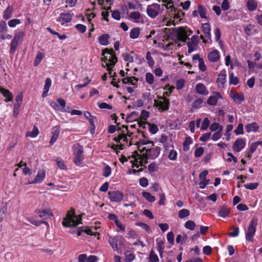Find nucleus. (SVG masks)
Listing matches in <instances>:
<instances>
[{
  "label": "nucleus",
  "instance_id": "f257e3e1",
  "mask_svg": "<svg viewBox=\"0 0 262 262\" xmlns=\"http://www.w3.org/2000/svg\"><path fill=\"white\" fill-rule=\"evenodd\" d=\"M138 149L140 151V153H142L139 157L140 161H138V159L136 160V162H139V164L133 163V167H136L138 168L139 165L143 166L144 164L147 163L148 159H155L159 156L160 152V148L158 146L149 149H146L145 153L143 152L144 150H145V147H143L140 149V147H139Z\"/></svg>",
  "mask_w": 262,
  "mask_h": 262
},
{
  "label": "nucleus",
  "instance_id": "f03ea898",
  "mask_svg": "<svg viewBox=\"0 0 262 262\" xmlns=\"http://www.w3.org/2000/svg\"><path fill=\"white\" fill-rule=\"evenodd\" d=\"M102 55L104 56L102 60L105 63V65L103 63L102 66L104 67H106L109 75H111L112 68L114 67L117 61L115 53L113 50L110 51L106 49L103 51Z\"/></svg>",
  "mask_w": 262,
  "mask_h": 262
},
{
  "label": "nucleus",
  "instance_id": "7ed1b4c3",
  "mask_svg": "<svg viewBox=\"0 0 262 262\" xmlns=\"http://www.w3.org/2000/svg\"><path fill=\"white\" fill-rule=\"evenodd\" d=\"M192 31L186 27H179L172 29L171 34L176 37V42L181 41L186 42Z\"/></svg>",
  "mask_w": 262,
  "mask_h": 262
},
{
  "label": "nucleus",
  "instance_id": "20e7f679",
  "mask_svg": "<svg viewBox=\"0 0 262 262\" xmlns=\"http://www.w3.org/2000/svg\"><path fill=\"white\" fill-rule=\"evenodd\" d=\"M81 217L80 215H75L74 210L69 211L66 216L63 219L62 224L63 226L69 227L76 226L81 223Z\"/></svg>",
  "mask_w": 262,
  "mask_h": 262
},
{
  "label": "nucleus",
  "instance_id": "39448f33",
  "mask_svg": "<svg viewBox=\"0 0 262 262\" xmlns=\"http://www.w3.org/2000/svg\"><path fill=\"white\" fill-rule=\"evenodd\" d=\"M257 223V218L256 217H253L250 221V224L247 228V231L246 232V239L247 241L253 242V236L255 234Z\"/></svg>",
  "mask_w": 262,
  "mask_h": 262
},
{
  "label": "nucleus",
  "instance_id": "423d86ee",
  "mask_svg": "<svg viewBox=\"0 0 262 262\" xmlns=\"http://www.w3.org/2000/svg\"><path fill=\"white\" fill-rule=\"evenodd\" d=\"M154 105L161 111H167L169 109V100L165 97H160L158 100H154Z\"/></svg>",
  "mask_w": 262,
  "mask_h": 262
},
{
  "label": "nucleus",
  "instance_id": "0eeeda50",
  "mask_svg": "<svg viewBox=\"0 0 262 262\" xmlns=\"http://www.w3.org/2000/svg\"><path fill=\"white\" fill-rule=\"evenodd\" d=\"M24 35V33L22 32H19L15 34L12 41L11 42L10 53L11 54H13L17 47L18 45V42L19 40L23 38Z\"/></svg>",
  "mask_w": 262,
  "mask_h": 262
},
{
  "label": "nucleus",
  "instance_id": "6e6552de",
  "mask_svg": "<svg viewBox=\"0 0 262 262\" xmlns=\"http://www.w3.org/2000/svg\"><path fill=\"white\" fill-rule=\"evenodd\" d=\"M160 9V5L158 4H154L148 6L146 10L147 15L151 17L155 18L158 15V10Z\"/></svg>",
  "mask_w": 262,
  "mask_h": 262
},
{
  "label": "nucleus",
  "instance_id": "1a4fd4ad",
  "mask_svg": "<svg viewBox=\"0 0 262 262\" xmlns=\"http://www.w3.org/2000/svg\"><path fill=\"white\" fill-rule=\"evenodd\" d=\"M226 72L225 70H222L217 75L216 83L217 87L221 89L224 88L226 83Z\"/></svg>",
  "mask_w": 262,
  "mask_h": 262
},
{
  "label": "nucleus",
  "instance_id": "9d476101",
  "mask_svg": "<svg viewBox=\"0 0 262 262\" xmlns=\"http://www.w3.org/2000/svg\"><path fill=\"white\" fill-rule=\"evenodd\" d=\"M108 194L112 202H119L124 198L123 193L119 191H109Z\"/></svg>",
  "mask_w": 262,
  "mask_h": 262
},
{
  "label": "nucleus",
  "instance_id": "9b49d317",
  "mask_svg": "<svg viewBox=\"0 0 262 262\" xmlns=\"http://www.w3.org/2000/svg\"><path fill=\"white\" fill-rule=\"evenodd\" d=\"M73 14L71 12L60 14L59 17L57 18V21L60 23L61 25H64L66 23H70L72 20Z\"/></svg>",
  "mask_w": 262,
  "mask_h": 262
},
{
  "label": "nucleus",
  "instance_id": "f8f14e48",
  "mask_svg": "<svg viewBox=\"0 0 262 262\" xmlns=\"http://www.w3.org/2000/svg\"><path fill=\"white\" fill-rule=\"evenodd\" d=\"M60 133V126L57 125L52 128V137L50 141L51 145H53L57 140L58 138Z\"/></svg>",
  "mask_w": 262,
  "mask_h": 262
},
{
  "label": "nucleus",
  "instance_id": "ddd939ff",
  "mask_svg": "<svg viewBox=\"0 0 262 262\" xmlns=\"http://www.w3.org/2000/svg\"><path fill=\"white\" fill-rule=\"evenodd\" d=\"M246 145V142L245 140L243 139H237L233 145V148L235 151L236 152H239L243 148H244Z\"/></svg>",
  "mask_w": 262,
  "mask_h": 262
},
{
  "label": "nucleus",
  "instance_id": "4468645a",
  "mask_svg": "<svg viewBox=\"0 0 262 262\" xmlns=\"http://www.w3.org/2000/svg\"><path fill=\"white\" fill-rule=\"evenodd\" d=\"M119 237L118 236H110L108 238L109 244L111 245L114 251H117L118 249V245L120 242Z\"/></svg>",
  "mask_w": 262,
  "mask_h": 262
},
{
  "label": "nucleus",
  "instance_id": "2eb2a0df",
  "mask_svg": "<svg viewBox=\"0 0 262 262\" xmlns=\"http://www.w3.org/2000/svg\"><path fill=\"white\" fill-rule=\"evenodd\" d=\"M46 173L45 171L43 169L38 171V173L34 180L31 182H29V184L40 183L45 178Z\"/></svg>",
  "mask_w": 262,
  "mask_h": 262
},
{
  "label": "nucleus",
  "instance_id": "dca6fc26",
  "mask_svg": "<svg viewBox=\"0 0 262 262\" xmlns=\"http://www.w3.org/2000/svg\"><path fill=\"white\" fill-rule=\"evenodd\" d=\"M196 92L199 94L204 96L207 95L209 94L205 85L202 83H199L195 86Z\"/></svg>",
  "mask_w": 262,
  "mask_h": 262
},
{
  "label": "nucleus",
  "instance_id": "f3484780",
  "mask_svg": "<svg viewBox=\"0 0 262 262\" xmlns=\"http://www.w3.org/2000/svg\"><path fill=\"white\" fill-rule=\"evenodd\" d=\"M0 93L6 98L5 101L6 102L11 101L13 100V95L8 90L0 87Z\"/></svg>",
  "mask_w": 262,
  "mask_h": 262
},
{
  "label": "nucleus",
  "instance_id": "a211bd4d",
  "mask_svg": "<svg viewBox=\"0 0 262 262\" xmlns=\"http://www.w3.org/2000/svg\"><path fill=\"white\" fill-rule=\"evenodd\" d=\"M219 98H222V96L219 93L215 92L214 95L210 96L207 100V103L210 105H215Z\"/></svg>",
  "mask_w": 262,
  "mask_h": 262
},
{
  "label": "nucleus",
  "instance_id": "6ab92c4d",
  "mask_svg": "<svg viewBox=\"0 0 262 262\" xmlns=\"http://www.w3.org/2000/svg\"><path fill=\"white\" fill-rule=\"evenodd\" d=\"M40 218H50L53 216V214L50 209H43L42 210H38L36 212Z\"/></svg>",
  "mask_w": 262,
  "mask_h": 262
},
{
  "label": "nucleus",
  "instance_id": "aec40b11",
  "mask_svg": "<svg viewBox=\"0 0 262 262\" xmlns=\"http://www.w3.org/2000/svg\"><path fill=\"white\" fill-rule=\"evenodd\" d=\"M230 213L229 208L226 206H222L220 207L218 211L219 216L225 218L229 216Z\"/></svg>",
  "mask_w": 262,
  "mask_h": 262
},
{
  "label": "nucleus",
  "instance_id": "412c9836",
  "mask_svg": "<svg viewBox=\"0 0 262 262\" xmlns=\"http://www.w3.org/2000/svg\"><path fill=\"white\" fill-rule=\"evenodd\" d=\"M208 58L212 62L217 61L220 58L219 52L217 50H214L210 52L208 55Z\"/></svg>",
  "mask_w": 262,
  "mask_h": 262
},
{
  "label": "nucleus",
  "instance_id": "4be33fe9",
  "mask_svg": "<svg viewBox=\"0 0 262 262\" xmlns=\"http://www.w3.org/2000/svg\"><path fill=\"white\" fill-rule=\"evenodd\" d=\"M52 81L50 78H47L45 80V84L44 85L43 92L42 94V97H46L49 91L51 85Z\"/></svg>",
  "mask_w": 262,
  "mask_h": 262
},
{
  "label": "nucleus",
  "instance_id": "5701e85b",
  "mask_svg": "<svg viewBox=\"0 0 262 262\" xmlns=\"http://www.w3.org/2000/svg\"><path fill=\"white\" fill-rule=\"evenodd\" d=\"M73 150L75 156H82L83 148L79 143L75 144L73 145Z\"/></svg>",
  "mask_w": 262,
  "mask_h": 262
},
{
  "label": "nucleus",
  "instance_id": "b1692460",
  "mask_svg": "<svg viewBox=\"0 0 262 262\" xmlns=\"http://www.w3.org/2000/svg\"><path fill=\"white\" fill-rule=\"evenodd\" d=\"M259 127L256 122L248 124L246 126V130L247 132L250 133L251 132H256L258 129Z\"/></svg>",
  "mask_w": 262,
  "mask_h": 262
},
{
  "label": "nucleus",
  "instance_id": "393cba45",
  "mask_svg": "<svg viewBox=\"0 0 262 262\" xmlns=\"http://www.w3.org/2000/svg\"><path fill=\"white\" fill-rule=\"evenodd\" d=\"M202 30L206 38H211L210 27L208 23H204L202 25Z\"/></svg>",
  "mask_w": 262,
  "mask_h": 262
},
{
  "label": "nucleus",
  "instance_id": "a878e982",
  "mask_svg": "<svg viewBox=\"0 0 262 262\" xmlns=\"http://www.w3.org/2000/svg\"><path fill=\"white\" fill-rule=\"evenodd\" d=\"M247 6L249 11H253L255 10L257 7V3L255 0H248Z\"/></svg>",
  "mask_w": 262,
  "mask_h": 262
},
{
  "label": "nucleus",
  "instance_id": "bb28decb",
  "mask_svg": "<svg viewBox=\"0 0 262 262\" xmlns=\"http://www.w3.org/2000/svg\"><path fill=\"white\" fill-rule=\"evenodd\" d=\"M192 143V140L189 136L185 138L184 142L183 143V149L186 151L189 149V145Z\"/></svg>",
  "mask_w": 262,
  "mask_h": 262
},
{
  "label": "nucleus",
  "instance_id": "cd10ccee",
  "mask_svg": "<svg viewBox=\"0 0 262 262\" xmlns=\"http://www.w3.org/2000/svg\"><path fill=\"white\" fill-rule=\"evenodd\" d=\"M232 98L236 103L240 104L244 100V96L243 94L233 93L231 95Z\"/></svg>",
  "mask_w": 262,
  "mask_h": 262
},
{
  "label": "nucleus",
  "instance_id": "c85d7f7f",
  "mask_svg": "<svg viewBox=\"0 0 262 262\" xmlns=\"http://www.w3.org/2000/svg\"><path fill=\"white\" fill-rule=\"evenodd\" d=\"M135 258V255L130 251H126L125 252V262H132Z\"/></svg>",
  "mask_w": 262,
  "mask_h": 262
},
{
  "label": "nucleus",
  "instance_id": "c756f323",
  "mask_svg": "<svg viewBox=\"0 0 262 262\" xmlns=\"http://www.w3.org/2000/svg\"><path fill=\"white\" fill-rule=\"evenodd\" d=\"M129 18L136 23L139 22V20L141 17V15L138 11H134L130 13Z\"/></svg>",
  "mask_w": 262,
  "mask_h": 262
},
{
  "label": "nucleus",
  "instance_id": "7c9ffc66",
  "mask_svg": "<svg viewBox=\"0 0 262 262\" xmlns=\"http://www.w3.org/2000/svg\"><path fill=\"white\" fill-rule=\"evenodd\" d=\"M110 36L108 34H103L99 37V40L101 45L106 46L108 44Z\"/></svg>",
  "mask_w": 262,
  "mask_h": 262
},
{
  "label": "nucleus",
  "instance_id": "2f4dec72",
  "mask_svg": "<svg viewBox=\"0 0 262 262\" xmlns=\"http://www.w3.org/2000/svg\"><path fill=\"white\" fill-rule=\"evenodd\" d=\"M121 132V133L117 137H115L114 140L117 143H119L121 140H123L124 142H127V139L126 137V135L125 133V131L120 130Z\"/></svg>",
  "mask_w": 262,
  "mask_h": 262
},
{
  "label": "nucleus",
  "instance_id": "473e14b6",
  "mask_svg": "<svg viewBox=\"0 0 262 262\" xmlns=\"http://www.w3.org/2000/svg\"><path fill=\"white\" fill-rule=\"evenodd\" d=\"M13 11L12 6H8V8L5 10L3 13V17L5 19L7 20L9 19L11 16Z\"/></svg>",
  "mask_w": 262,
  "mask_h": 262
},
{
  "label": "nucleus",
  "instance_id": "72a5a7b5",
  "mask_svg": "<svg viewBox=\"0 0 262 262\" xmlns=\"http://www.w3.org/2000/svg\"><path fill=\"white\" fill-rule=\"evenodd\" d=\"M140 30L138 28H135L131 30L130 32V37L132 39L137 38L140 34Z\"/></svg>",
  "mask_w": 262,
  "mask_h": 262
},
{
  "label": "nucleus",
  "instance_id": "f704fd0d",
  "mask_svg": "<svg viewBox=\"0 0 262 262\" xmlns=\"http://www.w3.org/2000/svg\"><path fill=\"white\" fill-rule=\"evenodd\" d=\"M44 57V54L42 52H38L36 55L35 59L34 61V66H37L41 62Z\"/></svg>",
  "mask_w": 262,
  "mask_h": 262
},
{
  "label": "nucleus",
  "instance_id": "c9c22d12",
  "mask_svg": "<svg viewBox=\"0 0 262 262\" xmlns=\"http://www.w3.org/2000/svg\"><path fill=\"white\" fill-rule=\"evenodd\" d=\"M198 11L200 16L202 18H206V10L204 7L201 5H199L198 6Z\"/></svg>",
  "mask_w": 262,
  "mask_h": 262
},
{
  "label": "nucleus",
  "instance_id": "e433bc0d",
  "mask_svg": "<svg viewBox=\"0 0 262 262\" xmlns=\"http://www.w3.org/2000/svg\"><path fill=\"white\" fill-rule=\"evenodd\" d=\"M238 83V79L235 76L233 73L232 72L229 74V84L232 85H237Z\"/></svg>",
  "mask_w": 262,
  "mask_h": 262
},
{
  "label": "nucleus",
  "instance_id": "4c0bfd02",
  "mask_svg": "<svg viewBox=\"0 0 262 262\" xmlns=\"http://www.w3.org/2000/svg\"><path fill=\"white\" fill-rule=\"evenodd\" d=\"M159 258L157 255L155 253L154 250H151L149 255V262H158Z\"/></svg>",
  "mask_w": 262,
  "mask_h": 262
},
{
  "label": "nucleus",
  "instance_id": "58836bf2",
  "mask_svg": "<svg viewBox=\"0 0 262 262\" xmlns=\"http://www.w3.org/2000/svg\"><path fill=\"white\" fill-rule=\"evenodd\" d=\"M143 196L149 202H154L156 200V198L154 196L152 195L148 192H143L142 193Z\"/></svg>",
  "mask_w": 262,
  "mask_h": 262
},
{
  "label": "nucleus",
  "instance_id": "ea45409f",
  "mask_svg": "<svg viewBox=\"0 0 262 262\" xmlns=\"http://www.w3.org/2000/svg\"><path fill=\"white\" fill-rule=\"evenodd\" d=\"M190 214V211L187 209H182L179 211L178 213V216L180 219H183L186 216H189Z\"/></svg>",
  "mask_w": 262,
  "mask_h": 262
},
{
  "label": "nucleus",
  "instance_id": "a19ab883",
  "mask_svg": "<svg viewBox=\"0 0 262 262\" xmlns=\"http://www.w3.org/2000/svg\"><path fill=\"white\" fill-rule=\"evenodd\" d=\"M185 227L188 229L193 230L194 229L196 225L195 223L191 220L187 221L185 223L184 225Z\"/></svg>",
  "mask_w": 262,
  "mask_h": 262
},
{
  "label": "nucleus",
  "instance_id": "79ce46f5",
  "mask_svg": "<svg viewBox=\"0 0 262 262\" xmlns=\"http://www.w3.org/2000/svg\"><path fill=\"white\" fill-rule=\"evenodd\" d=\"M39 131L37 127L34 126L33 130L31 132H28L27 133V136L32 138H35L38 135Z\"/></svg>",
  "mask_w": 262,
  "mask_h": 262
},
{
  "label": "nucleus",
  "instance_id": "37998d69",
  "mask_svg": "<svg viewBox=\"0 0 262 262\" xmlns=\"http://www.w3.org/2000/svg\"><path fill=\"white\" fill-rule=\"evenodd\" d=\"M47 30L49 31L52 34L56 35L58 36L59 39L61 40L65 39L67 38V36L65 34L60 35L58 32L53 31L51 28L48 27Z\"/></svg>",
  "mask_w": 262,
  "mask_h": 262
},
{
  "label": "nucleus",
  "instance_id": "c03bdc74",
  "mask_svg": "<svg viewBox=\"0 0 262 262\" xmlns=\"http://www.w3.org/2000/svg\"><path fill=\"white\" fill-rule=\"evenodd\" d=\"M8 28L6 23L3 20L0 21V33H6L7 32Z\"/></svg>",
  "mask_w": 262,
  "mask_h": 262
},
{
  "label": "nucleus",
  "instance_id": "a18cd8bd",
  "mask_svg": "<svg viewBox=\"0 0 262 262\" xmlns=\"http://www.w3.org/2000/svg\"><path fill=\"white\" fill-rule=\"evenodd\" d=\"M146 81L149 84H152L154 82V76L151 73H147L145 75Z\"/></svg>",
  "mask_w": 262,
  "mask_h": 262
},
{
  "label": "nucleus",
  "instance_id": "49530a36",
  "mask_svg": "<svg viewBox=\"0 0 262 262\" xmlns=\"http://www.w3.org/2000/svg\"><path fill=\"white\" fill-rule=\"evenodd\" d=\"M55 162L58 167L61 169H66V166L62 159L61 158H57L55 159Z\"/></svg>",
  "mask_w": 262,
  "mask_h": 262
},
{
  "label": "nucleus",
  "instance_id": "de8ad7c7",
  "mask_svg": "<svg viewBox=\"0 0 262 262\" xmlns=\"http://www.w3.org/2000/svg\"><path fill=\"white\" fill-rule=\"evenodd\" d=\"M210 129L212 132L216 131L217 129H219V131H222L223 129V127L218 123H214L211 124Z\"/></svg>",
  "mask_w": 262,
  "mask_h": 262
},
{
  "label": "nucleus",
  "instance_id": "09e8293b",
  "mask_svg": "<svg viewBox=\"0 0 262 262\" xmlns=\"http://www.w3.org/2000/svg\"><path fill=\"white\" fill-rule=\"evenodd\" d=\"M123 58L125 61H127L126 66H129V62H133L134 61V58L131 54L125 53L123 54Z\"/></svg>",
  "mask_w": 262,
  "mask_h": 262
},
{
  "label": "nucleus",
  "instance_id": "8fccbe9b",
  "mask_svg": "<svg viewBox=\"0 0 262 262\" xmlns=\"http://www.w3.org/2000/svg\"><path fill=\"white\" fill-rule=\"evenodd\" d=\"M111 172H112L111 167L108 165H106L105 166V167L103 169V176L104 177H108L111 175Z\"/></svg>",
  "mask_w": 262,
  "mask_h": 262
},
{
  "label": "nucleus",
  "instance_id": "3c124183",
  "mask_svg": "<svg viewBox=\"0 0 262 262\" xmlns=\"http://www.w3.org/2000/svg\"><path fill=\"white\" fill-rule=\"evenodd\" d=\"M146 59L148 61V66L150 67H153L155 64V62L151 57V54L149 52H147L146 54Z\"/></svg>",
  "mask_w": 262,
  "mask_h": 262
},
{
  "label": "nucleus",
  "instance_id": "603ef678",
  "mask_svg": "<svg viewBox=\"0 0 262 262\" xmlns=\"http://www.w3.org/2000/svg\"><path fill=\"white\" fill-rule=\"evenodd\" d=\"M15 101L16 103L14 105H17L18 106L21 105L23 101V94L19 92L17 94L15 98Z\"/></svg>",
  "mask_w": 262,
  "mask_h": 262
},
{
  "label": "nucleus",
  "instance_id": "864d4df0",
  "mask_svg": "<svg viewBox=\"0 0 262 262\" xmlns=\"http://www.w3.org/2000/svg\"><path fill=\"white\" fill-rule=\"evenodd\" d=\"M20 24V20L18 19H12L10 20L8 24L10 27H15L17 25Z\"/></svg>",
  "mask_w": 262,
  "mask_h": 262
},
{
  "label": "nucleus",
  "instance_id": "5fc2aeb1",
  "mask_svg": "<svg viewBox=\"0 0 262 262\" xmlns=\"http://www.w3.org/2000/svg\"><path fill=\"white\" fill-rule=\"evenodd\" d=\"M210 124V121L208 118H205L203 121V122L201 126L202 130H206Z\"/></svg>",
  "mask_w": 262,
  "mask_h": 262
},
{
  "label": "nucleus",
  "instance_id": "6e6d98bb",
  "mask_svg": "<svg viewBox=\"0 0 262 262\" xmlns=\"http://www.w3.org/2000/svg\"><path fill=\"white\" fill-rule=\"evenodd\" d=\"M258 185V184L257 183H250L245 185L244 187L248 189L254 190L257 187Z\"/></svg>",
  "mask_w": 262,
  "mask_h": 262
},
{
  "label": "nucleus",
  "instance_id": "4d7b16f0",
  "mask_svg": "<svg viewBox=\"0 0 262 262\" xmlns=\"http://www.w3.org/2000/svg\"><path fill=\"white\" fill-rule=\"evenodd\" d=\"M168 158L171 160L176 161L177 158V151L173 150H171L169 153Z\"/></svg>",
  "mask_w": 262,
  "mask_h": 262
},
{
  "label": "nucleus",
  "instance_id": "13d9d810",
  "mask_svg": "<svg viewBox=\"0 0 262 262\" xmlns=\"http://www.w3.org/2000/svg\"><path fill=\"white\" fill-rule=\"evenodd\" d=\"M211 133H207L203 134L200 137V140L202 142L207 141L211 137Z\"/></svg>",
  "mask_w": 262,
  "mask_h": 262
},
{
  "label": "nucleus",
  "instance_id": "bf43d9fd",
  "mask_svg": "<svg viewBox=\"0 0 262 262\" xmlns=\"http://www.w3.org/2000/svg\"><path fill=\"white\" fill-rule=\"evenodd\" d=\"M199 42L198 37L196 35H193L190 38V41H189L187 42H190L191 45L196 46L199 43Z\"/></svg>",
  "mask_w": 262,
  "mask_h": 262
},
{
  "label": "nucleus",
  "instance_id": "052dcab7",
  "mask_svg": "<svg viewBox=\"0 0 262 262\" xmlns=\"http://www.w3.org/2000/svg\"><path fill=\"white\" fill-rule=\"evenodd\" d=\"M149 125V130L152 134H155L157 133L158 130V128L157 126L155 124H148Z\"/></svg>",
  "mask_w": 262,
  "mask_h": 262
},
{
  "label": "nucleus",
  "instance_id": "680f3d73",
  "mask_svg": "<svg viewBox=\"0 0 262 262\" xmlns=\"http://www.w3.org/2000/svg\"><path fill=\"white\" fill-rule=\"evenodd\" d=\"M260 144H261V142L252 143L251 145L250 149L249 150L250 151V154L253 153L256 150L258 145Z\"/></svg>",
  "mask_w": 262,
  "mask_h": 262
},
{
  "label": "nucleus",
  "instance_id": "e2e57ef3",
  "mask_svg": "<svg viewBox=\"0 0 262 262\" xmlns=\"http://www.w3.org/2000/svg\"><path fill=\"white\" fill-rule=\"evenodd\" d=\"M204 153V149L202 147L198 148L194 151V156L195 157H200Z\"/></svg>",
  "mask_w": 262,
  "mask_h": 262
},
{
  "label": "nucleus",
  "instance_id": "0e129e2a",
  "mask_svg": "<svg viewBox=\"0 0 262 262\" xmlns=\"http://www.w3.org/2000/svg\"><path fill=\"white\" fill-rule=\"evenodd\" d=\"M83 156H75L74 162L78 166L80 165L83 161Z\"/></svg>",
  "mask_w": 262,
  "mask_h": 262
},
{
  "label": "nucleus",
  "instance_id": "69168bd1",
  "mask_svg": "<svg viewBox=\"0 0 262 262\" xmlns=\"http://www.w3.org/2000/svg\"><path fill=\"white\" fill-rule=\"evenodd\" d=\"M234 133L236 135H240L244 133L243 123H239L238 125L237 128L234 130Z\"/></svg>",
  "mask_w": 262,
  "mask_h": 262
},
{
  "label": "nucleus",
  "instance_id": "338daca9",
  "mask_svg": "<svg viewBox=\"0 0 262 262\" xmlns=\"http://www.w3.org/2000/svg\"><path fill=\"white\" fill-rule=\"evenodd\" d=\"M202 103L203 100L202 99H198L193 102L192 107L194 108H198Z\"/></svg>",
  "mask_w": 262,
  "mask_h": 262
},
{
  "label": "nucleus",
  "instance_id": "774afa93",
  "mask_svg": "<svg viewBox=\"0 0 262 262\" xmlns=\"http://www.w3.org/2000/svg\"><path fill=\"white\" fill-rule=\"evenodd\" d=\"M140 185L144 187H145L148 185V180L146 178H142L139 180Z\"/></svg>",
  "mask_w": 262,
  "mask_h": 262
}]
</instances>
